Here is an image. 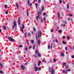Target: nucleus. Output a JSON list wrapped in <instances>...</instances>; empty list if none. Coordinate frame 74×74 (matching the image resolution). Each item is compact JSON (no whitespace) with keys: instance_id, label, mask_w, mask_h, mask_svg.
Returning <instances> with one entry per match:
<instances>
[{"instance_id":"4be33fe9","label":"nucleus","mask_w":74,"mask_h":74,"mask_svg":"<svg viewBox=\"0 0 74 74\" xmlns=\"http://www.w3.org/2000/svg\"><path fill=\"white\" fill-rule=\"evenodd\" d=\"M21 32L22 33H24V31H23V29H22V27L21 28Z\"/></svg>"},{"instance_id":"2eb2a0df","label":"nucleus","mask_w":74,"mask_h":74,"mask_svg":"<svg viewBox=\"0 0 74 74\" xmlns=\"http://www.w3.org/2000/svg\"><path fill=\"white\" fill-rule=\"evenodd\" d=\"M41 63V61H38V66H40V63Z\"/></svg>"},{"instance_id":"bb28decb","label":"nucleus","mask_w":74,"mask_h":74,"mask_svg":"<svg viewBox=\"0 0 74 74\" xmlns=\"http://www.w3.org/2000/svg\"><path fill=\"white\" fill-rule=\"evenodd\" d=\"M42 62H43L44 63H45L47 62V61H45L43 60L42 61Z\"/></svg>"},{"instance_id":"6ab92c4d","label":"nucleus","mask_w":74,"mask_h":74,"mask_svg":"<svg viewBox=\"0 0 74 74\" xmlns=\"http://www.w3.org/2000/svg\"><path fill=\"white\" fill-rule=\"evenodd\" d=\"M25 49L26 51H27V46H25Z\"/></svg>"},{"instance_id":"7c9ffc66","label":"nucleus","mask_w":74,"mask_h":74,"mask_svg":"<svg viewBox=\"0 0 74 74\" xmlns=\"http://www.w3.org/2000/svg\"><path fill=\"white\" fill-rule=\"evenodd\" d=\"M33 29L34 32H36V28H35V27H34Z\"/></svg>"},{"instance_id":"4d7b16f0","label":"nucleus","mask_w":74,"mask_h":74,"mask_svg":"<svg viewBox=\"0 0 74 74\" xmlns=\"http://www.w3.org/2000/svg\"><path fill=\"white\" fill-rule=\"evenodd\" d=\"M27 44H29V40H27Z\"/></svg>"},{"instance_id":"cd10ccee","label":"nucleus","mask_w":74,"mask_h":74,"mask_svg":"<svg viewBox=\"0 0 74 74\" xmlns=\"http://www.w3.org/2000/svg\"><path fill=\"white\" fill-rule=\"evenodd\" d=\"M58 32L60 33H62V30H60L58 31Z\"/></svg>"},{"instance_id":"e2e57ef3","label":"nucleus","mask_w":74,"mask_h":74,"mask_svg":"<svg viewBox=\"0 0 74 74\" xmlns=\"http://www.w3.org/2000/svg\"><path fill=\"white\" fill-rule=\"evenodd\" d=\"M59 2H60V3H61L62 2V0H60Z\"/></svg>"},{"instance_id":"9b49d317","label":"nucleus","mask_w":74,"mask_h":74,"mask_svg":"<svg viewBox=\"0 0 74 74\" xmlns=\"http://www.w3.org/2000/svg\"><path fill=\"white\" fill-rule=\"evenodd\" d=\"M62 73H64H64H67V72L65 71V70H64L62 71Z\"/></svg>"},{"instance_id":"412c9836","label":"nucleus","mask_w":74,"mask_h":74,"mask_svg":"<svg viewBox=\"0 0 74 74\" xmlns=\"http://www.w3.org/2000/svg\"><path fill=\"white\" fill-rule=\"evenodd\" d=\"M22 29H25V25L23 24L22 25Z\"/></svg>"},{"instance_id":"603ef678","label":"nucleus","mask_w":74,"mask_h":74,"mask_svg":"<svg viewBox=\"0 0 74 74\" xmlns=\"http://www.w3.org/2000/svg\"><path fill=\"white\" fill-rule=\"evenodd\" d=\"M8 11H6L5 12V14H8Z\"/></svg>"},{"instance_id":"f03ea898","label":"nucleus","mask_w":74,"mask_h":74,"mask_svg":"<svg viewBox=\"0 0 74 74\" xmlns=\"http://www.w3.org/2000/svg\"><path fill=\"white\" fill-rule=\"evenodd\" d=\"M36 38L37 39V44L38 45L40 46V44H41V40H38V38H37V36H36Z\"/></svg>"},{"instance_id":"20e7f679","label":"nucleus","mask_w":74,"mask_h":74,"mask_svg":"<svg viewBox=\"0 0 74 74\" xmlns=\"http://www.w3.org/2000/svg\"><path fill=\"white\" fill-rule=\"evenodd\" d=\"M17 25H16V22L14 21V23L13 24V26L12 27V29H14V28H15V27H16L17 26Z\"/></svg>"},{"instance_id":"c9c22d12","label":"nucleus","mask_w":74,"mask_h":74,"mask_svg":"<svg viewBox=\"0 0 74 74\" xmlns=\"http://www.w3.org/2000/svg\"><path fill=\"white\" fill-rule=\"evenodd\" d=\"M0 73H1V74H3V72L1 70L0 71Z\"/></svg>"},{"instance_id":"4c0bfd02","label":"nucleus","mask_w":74,"mask_h":74,"mask_svg":"<svg viewBox=\"0 0 74 74\" xmlns=\"http://www.w3.org/2000/svg\"><path fill=\"white\" fill-rule=\"evenodd\" d=\"M48 49H50V45L49 44V45L48 46Z\"/></svg>"},{"instance_id":"4468645a","label":"nucleus","mask_w":74,"mask_h":74,"mask_svg":"<svg viewBox=\"0 0 74 74\" xmlns=\"http://www.w3.org/2000/svg\"><path fill=\"white\" fill-rule=\"evenodd\" d=\"M63 22L65 24H67V22L65 20H63Z\"/></svg>"},{"instance_id":"49530a36","label":"nucleus","mask_w":74,"mask_h":74,"mask_svg":"<svg viewBox=\"0 0 74 74\" xmlns=\"http://www.w3.org/2000/svg\"><path fill=\"white\" fill-rule=\"evenodd\" d=\"M56 42L57 43H58V40L57 39H56Z\"/></svg>"},{"instance_id":"69168bd1","label":"nucleus","mask_w":74,"mask_h":74,"mask_svg":"<svg viewBox=\"0 0 74 74\" xmlns=\"http://www.w3.org/2000/svg\"><path fill=\"white\" fill-rule=\"evenodd\" d=\"M37 1V0H34V3H35V2H36V1Z\"/></svg>"},{"instance_id":"6e6552de","label":"nucleus","mask_w":74,"mask_h":74,"mask_svg":"<svg viewBox=\"0 0 74 74\" xmlns=\"http://www.w3.org/2000/svg\"><path fill=\"white\" fill-rule=\"evenodd\" d=\"M21 68L22 69H23V70H25V66H23V65H21Z\"/></svg>"},{"instance_id":"7ed1b4c3","label":"nucleus","mask_w":74,"mask_h":74,"mask_svg":"<svg viewBox=\"0 0 74 74\" xmlns=\"http://www.w3.org/2000/svg\"><path fill=\"white\" fill-rule=\"evenodd\" d=\"M8 40H9L10 41H11V42H14V41H15V40L10 37H8Z\"/></svg>"},{"instance_id":"6e6d98bb","label":"nucleus","mask_w":74,"mask_h":74,"mask_svg":"<svg viewBox=\"0 0 74 74\" xmlns=\"http://www.w3.org/2000/svg\"><path fill=\"white\" fill-rule=\"evenodd\" d=\"M68 71H71V69H68Z\"/></svg>"},{"instance_id":"72a5a7b5","label":"nucleus","mask_w":74,"mask_h":74,"mask_svg":"<svg viewBox=\"0 0 74 74\" xmlns=\"http://www.w3.org/2000/svg\"><path fill=\"white\" fill-rule=\"evenodd\" d=\"M53 61L54 62H56V59L54 58L53 60Z\"/></svg>"},{"instance_id":"5701e85b","label":"nucleus","mask_w":74,"mask_h":74,"mask_svg":"<svg viewBox=\"0 0 74 74\" xmlns=\"http://www.w3.org/2000/svg\"><path fill=\"white\" fill-rule=\"evenodd\" d=\"M16 7L18 9L19 8V5H18V3H16Z\"/></svg>"},{"instance_id":"2f4dec72","label":"nucleus","mask_w":74,"mask_h":74,"mask_svg":"<svg viewBox=\"0 0 74 74\" xmlns=\"http://www.w3.org/2000/svg\"><path fill=\"white\" fill-rule=\"evenodd\" d=\"M21 47H23V45H20L18 46L19 48H21Z\"/></svg>"},{"instance_id":"37998d69","label":"nucleus","mask_w":74,"mask_h":74,"mask_svg":"<svg viewBox=\"0 0 74 74\" xmlns=\"http://www.w3.org/2000/svg\"><path fill=\"white\" fill-rule=\"evenodd\" d=\"M53 29L52 28L51 29V33H53Z\"/></svg>"},{"instance_id":"bf43d9fd","label":"nucleus","mask_w":74,"mask_h":74,"mask_svg":"<svg viewBox=\"0 0 74 74\" xmlns=\"http://www.w3.org/2000/svg\"><path fill=\"white\" fill-rule=\"evenodd\" d=\"M61 26H63L64 27H65V26H66L65 25H61Z\"/></svg>"},{"instance_id":"a211bd4d","label":"nucleus","mask_w":74,"mask_h":74,"mask_svg":"<svg viewBox=\"0 0 74 74\" xmlns=\"http://www.w3.org/2000/svg\"><path fill=\"white\" fill-rule=\"evenodd\" d=\"M61 56H64V53H61Z\"/></svg>"},{"instance_id":"f3484780","label":"nucleus","mask_w":74,"mask_h":74,"mask_svg":"<svg viewBox=\"0 0 74 74\" xmlns=\"http://www.w3.org/2000/svg\"><path fill=\"white\" fill-rule=\"evenodd\" d=\"M3 28L4 30H6V27L5 25H3Z\"/></svg>"},{"instance_id":"c03bdc74","label":"nucleus","mask_w":74,"mask_h":74,"mask_svg":"<svg viewBox=\"0 0 74 74\" xmlns=\"http://www.w3.org/2000/svg\"><path fill=\"white\" fill-rule=\"evenodd\" d=\"M33 49L34 50L35 49V45H34L33 46Z\"/></svg>"},{"instance_id":"a18cd8bd","label":"nucleus","mask_w":74,"mask_h":74,"mask_svg":"<svg viewBox=\"0 0 74 74\" xmlns=\"http://www.w3.org/2000/svg\"><path fill=\"white\" fill-rule=\"evenodd\" d=\"M38 55L39 57H41V55H40V53Z\"/></svg>"},{"instance_id":"b1692460","label":"nucleus","mask_w":74,"mask_h":74,"mask_svg":"<svg viewBox=\"0 0 74 74\" xmlns=\"http://www.w3.org/2000/svg\"><path fill=\"white\" fill-rule=\"evenodd\" d=\"M62 42L63 44H66V42L64 41H63Z\"/></svg>"},{"instance_id":"c85d7f7f","label":"nucleus","mask_w":74,"mask_h":74,"mask_svg":"<svg viewBox=\"0 0 74 74\" xmlns=\"http://www.w3.org/2000/svg\"><path fill=\"white\" fill-rule=\"evenodd\" d=\"M66 65V63L65 62L64 63H63V66H65Z\"/></svg>"},{"instance_id":"dca6fc26","label":"nucleus","mask_w":74,"mask_h":74,"mask_svg":"<svg viewBox=\"0 0 74 74\" xmlns=\"http://www.w3.org/2000/svg\"><path fill=\"white\" fill-rule=\"evenodd\" d=\"M58 16L59 19H60V14H59V12H58Z\"/></svg>"},{"instance_id":"338daca9","label":"nucleus","mask_w":74,"mask_h":74,"mask_svg":"<svg viewBox=\"0 0 74 74\" xmlns=\"http://www.w3.org/2000/svg\"><path fill=\"white\" fill-rule=\"evenodd\" d=\"M72 59H74V55L72 56Z\"/></svg>"},{"instance_id":"052dcab7","label":"nucleus","mask_w":74,"mask_h":74,"mask_svg":"<svg viewBox=\"0 0 74 74\" xmlns=\"http://www.w3.org/2000/svg\"><path fill=\"white\" fill-rule=\"evenodd\" d=\"M35 5L36 6H37V5H38V4L37 3H36L35 4Z\"/></svg>"},{"instance_id":"aec40b11","label":"nucleus","mask_w":74,"mask_h":74,"mask_svg":"<svg viewBox=\"0 0 74 74\" xmlns=\"http://www.w3.org/2000/svg\"><path fill=\"white\" fill-rule=\"evenodd\" d=\"M27 35L28 37H30V36H31V34H30V32H29L28 34Z\"/></svg>"},{"instance_id":"58836bf2","label":"nucleus","mask_w":74,"mask_h":74,"mask_svg":"<svg viewBox=\"0 0 74 74\" xmlns=\"http://www.w3.org/2000/svg\"><path fill=\"white\" fill-rule=\"evenodd\" d=\"M51 48L52 49V43H51Z\"/></svg>"},{"instance_id":"c756f323","label":"nucleus","mask_w":74,"mask_h":74,"mask_svg":"<svg viewBox=\"0 0 74 74\" xmlns=\"http://www.w3.org/2000/svg\"><path fill=\"white\" fill-rule=\"evenodd\" d=\"M28 1V5H30V1L29 0H27Z\"/></svg>"},{"instance_id":"393cba45","label":"nucleus","mask_w":74,"mask_h":74,"mask_svg":"<svg viewBox=\"0 0 74 74\" xmlns=\"http://www.w3.org/2000/svg\"><path fill=\"white\" fill-rule=\"evenodd\" d=\"M41 69V67H40L38 68V71H40Z\"/></svg>"},{"instance_id":"0eeeda50","label":"nucleus","mask_w":74,"mask_h":74,"mask_svg":"<svg viewBox=\"0 0 74 74\" xmlns=\"http://www.w3.org/2000/svg\"><path fill=\"white\" fill-rule=\"evenodd\" d=\"M20 17H19L18 19V25H21V22H20Z\"/></svg>"},{"instance_id":"0e129e2a","label":"nucleus","mask_w":74,"mask_h":74,"mask_svg":"<svg viewBox=\"0 0 74 74\" xmlns=\"http://www.w3.org/2000/svg\"><path fill=\"white\" fill-rule=\"evenodd\" d=\"M69 16H73V14H70L69 15Z\"/></svg>"},{"instance_id":"473e14b6","label":"nucleus","mask_w":74,"mask_h":74,"mask_svg":"<svg viewBox=\"0 0 74 74\" xmlns=\"http://www.w3.org/2000/svg\"><path fill=\"white\" fill-rule=\"evenodd\" d=\"M20 60H23V57H20Z\"/></svg>"},{"instance_id":"de8ad7c7","label":"nucleus","mask_w":74,"mask_h":74,"mask_svg":"<svg viewBox=\"0 0 74 74\" xmlns=\"http://www.w3.org/2000/svg\"><path fill=\"white\" fill-rule=\"evenodd\" d=\"M39 12L40 15H41V10H39Z\"/></svg>"},{"instance_id":"ddd939ff","label":"nucleus","mask_w":74,"mask_h":74,"mask_svg":"<svg viewBox=\"0 0 74 74\" xmlns=\"http://www.w3.org/2000/svg\"><path fill=\"white\" fill-rule=\"evenodd\" d=\"M27 16H29V10L27 9Z\"/></svg>"},{"instance_id":"423d86ee","label":"nucleus","mask_w":74,"mask_h":74,"mask_svg":"<svg viewBox=\"0 0 74 74\" xmlns=\"http://www.w3.org/2000/svg\"><path fill=\"white\" fill-rule=\"evenodd\" d=\"M38 16H37L36 17V19L37 20H38V18L40 19V12H38Z\"/></svg>"},{"instance_id":"8fccbe9b","label":"nucleus","mask_w":74,"mask_h":74,"mask_svg":"<svg viewBox=\"0 0 74 74\" xmlns=\"http://www.w3.org/2000/svg\"><path fill=\"white\" fill-rule=\"evenodd\" d=\"M0 65L1 67H3V65H2V64H1V63H0Z\"/></svg>"},{"instance_id":"3c124183","label":"nucleus","mask_w":74,"mask_h":74,"mask_svg":"<svg viewBox=\"0 0 74 74\" xmlns=\"http://www.w3.org/2000/svg\"><path fill=\"white\" fill-rule=\"evenodd\" d=\"M40 21L41 23H42V18H41Z\"/></svg>"},{"instance_id":"864d4df0","label":"nucleus","mask_w":74,"mask_h":74,"mask_svg":"<svg viewBox=\"0 0 74 74\" xmlns=\"http://www.w3.org/2000/svg\"><path fill=\"white\" fill-rule=\"evenodd\" d=\"M32 47V46H31L29 47V49H31V48Z\"/></svg>"},{"instance_id":"5fc2aeb1","label":"nucleus","mask_w":74,"mask_h":74,"mask_svg":"<svg viewBox=\"0 0 74 74\" xmlns=\"http://www.w3.org/2000/svg\"><path fill=\"white\" fill-rule=\"evenodd\" d=\"M41 2V0H38V3H40Z\"/></svg>"},{"instance_id":"79ce46f5","label":"nucleus","mask_w":74,"mask_h":74,"mask_svg":"<svg viewBox=\"0 0 74 74\" xmlns=\"http://www.w3.org/2000/svg\"><path fill=\"white\" fill-rule=\"evenodd\" d=\"M65 38H66L65 36H62V38L63 39H65Z\"/></svg>"},{"instance_id":"09e8293b","label":"nucleus","mask_w":74,"mask_h":74,"mask_svg":"<svg viewBox=\"0 0 74 74\" xmlns=\"http://www.w3.org/2000/svg\"><path fill=\"white\" fill-rule=\"evenodd\" d=\"M43 15L45 16L46 15H47V13H44Z\"/></svg>"},{"instance_id":"680f3d73","label":"nucleus","mask_w":74,"mask_h":74,"mask_svg":"<svg viewBox=\"0 0 74 74\" xmlns=\"http://www.w3.org/2000/svg\"><path fill=\"white\" fill-rule=\"evenodd\" d=\"M62 16H64V13L62 12Z\"/></svg>"},{"instance_id":"39448f33","label":"nucleus","mask_w":74,"mask_h":74,"mask_svg":"<svg viewBox=\"0 0 74 74\" xmlns=\"http://www.w3.org/2000/svg\"><path fill=\"white\" fill-rule=\"evenodd\" d=\"M40 37H41V36H42V33L41 31L38 32V37L39 38H40Z\"/></svg>"},{"instance_id":"a878e982","label":"nucleus","mask_w":74,"mask_h":74,"mask_svg":"<svg viewBox=\"0 0 74 74\" xmlns=\"http://www.w3.org/2000/svg\"><path fill=\"white\" fill-rule=\"evenodd\" d=\"M67 9H69V8H70L69 7V5L68 4H67Z\"/></svg>"},{"instance_id":"774afa93","label":"nucleus","mask_w":74,"mask_h":74,"mask_svg":"<svg viewBox=\"0 0 74 74\" xmlns=\"http://www.w3.org/2000/svg\"><path fill=\"white\" fill-rule=\"evenodd\" d=\"M43 19H44V21L45 22V18H44Z\"/></svg>"},{"instance_id":"f8f14e48","label":"nucleus","mask_w":74,"mask_h":74,"mask_svg":"<svg viewBox=\"0 0 74 74\" xmlns=\"http://www.w3.org/2000/svg\"><path fill=\"white\" fill-rule=\"evenodd\" d=\"M42 12L43 11H44V6L42 5Z\"/></svg>"},{"instance_id":"9d476101","label":"nucleus","mask_w":74,"mask_h":74,"mask_svg":"<svg viewBox=\"0 0 74 74\" xmlns=\"http://www.w3.org/2000/svg\"><path fill=\"white\" fill-rule=\"evenodd\" d=\"M38 67L35 66V70L36 71H37L38 70Z\"/></svg>"},{"instance_id":"a19ab883","label":"nucleus","mask_w":74,"mask_h":74,"mask_svg":"<svg viewBox=\"0 0 74 74\" xmlns=\"http://www.w3.org/2000/svg\"><path fill=\"white\" fill-rule=\"evenodd\" d=\"M65 49L66 50V51L68 50V49H67V47H65Z\"/></svg>"},{"instance_id":"e433bc0d","label":"nucleus","mask_w":74,"mask_h":74,"mask_svg":"<svg viewBox=\"0 0 74 74\" xmlns=\"http://www.w3.org/2000/svg\"><path fill=\"white\" fill-rule=\"evenodd\" d=\"M31 42H32V44H34V40H31Z\"/></svg>"},{"instance_id":"f257e3e1","label":"nucleus","mask_w":74,"mask_h":74,"mask_svg":"<svg viewBox=\"0 0 74 74\" xmlns=\"http://www.w3.org/2000/svg\"><path fill=\"white\" fill-rule=\"evenodd\" d=\"M53 66H52L51 68H49V72L50 73H51V74H53L54 73H55V70L53 69Z\"/></svg>"},{"instance_id":"ea45409f","label":"nucleus","mask_w":74,"mask_h":74,"mask_svg":"<svg viewBox=\"0 0 74 74\" xmlns=\"http://www.w3.org/2000/svg\"><path fill=\"white\" fill-rule=\"evenodd\" d=\"M5 8H7V5H5Z\"/></svg>"},{"instance_id":"1a4fd4ad","label":"nucleus","mask_w":74,"mask_h":74,"mask_svg":"<svg viewBox=\"0 0 74 74\" xmlns=\"http://www.w3.org/2000/svg\"><path fill=\"white\" fill-rule=\"evenodd\" d=\"M35 53L37 55H38V54L39 53V52H38V50H36L35 51Z\"/></svg>"},{"instance_id":"f704fd0d","label":"nucleus","mask_w":74,"mask_h":74,"mask_svg":"<svg viewBox=\"0 0 74 74\" xmlns=\"http://www.w3.org/2000/svg\"><path fill=\"white\" fill-rule=\"evenodd\" d=\"M67 40H70V37L69 36H67Z\"/></svg>"},{"instance_id":"13d9d810","label":"nucleus","mask_w":74,"mask_h":74,"mask_svg":"<svg viewBox=\"0 0 74 74\" xmlns=\"http://www.w3.org/2000/svg\"><path fill=\"white\" fill-rule=\"evenodd\" d=\"M26 34H27L26 33L25 34L24 36V37H26Z\"/></svg>"}]
</instances>
